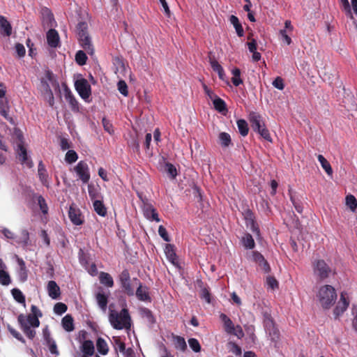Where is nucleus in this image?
Returning <instances> with one entry per match:
<instances>
[{
	"mask_svg": "<svg viewBox=\"0 0 357 357\" xmlns=\"http://www.w3.org/2000/svg\"><path fill=\"white\" fill-rule=\"evenodd\" d=\"M78 158L77 153L73 150H69L65 157V160L67 162L71 164L75 162Z\"/></svg>",
	"mask_w": 357,
	"mask_h": 357,
	"instance_id": "3c124183",
	"label": "nucleus"
},
{
	"mask_svg": "<svg viewBox=\"0 0 357 357\" xmlns=\"http://www.w3.org/2000/svg\"><path fill=\"white\" fill-rule=\"evenodd\" d=\"M314 275L317 278L323 281L327 279L332 272L331 268L324 259H316L312 262Z\"/></svg>",
	"mask_w": 357,
	"mask_h": 357,
	"instance_id": "423d86ee",
	"label": "nucleus"
},
{
	"mask_svg": "<svg viewBox=\"0 0 357 357\" xmlns=\"http://www.w3.org/2000/svg\"><path fill=\"white\" fill-rule=\"evenodd\" d=\"M165 253L167 259L174 265L178 263L177 256L175 252L174 245L172 244H166Z\"/></svg>",
	"mask_w": 357,
	"mask_h": 357,
	"instance_id": "4be33fe9",
	"label": "nucleus"
},
{
	"mask_svg": "<svg viewBox=\"0 0 357 357\" xmlns=\"http://www.w3.org/2000/svg\"><path fill=\"white\" fill-rule=\"evenodd\" d=\"M102 123L105 131H107L109 134H112L114 132L112 124L108 119H107L105 117L102 118Z\"/></svg>",
	"mask_w": 357,
	"mask_h": 357,
	"instance_id": "052dcab7",
	"label": "nucleus"
},
{
	"mask_svg": "<svg viewBox=\"0 0 357 357\" xmlns=\"http://www.w3.org/2000/svg\"><path fill=\"white\" fill-rule=\"evenodd\" d=\"M252 260L257 264L261 262V261H263L264 259H265L264 256L258 251L252 252Z\"/></svg>",
	"mask_w": 357,
	"mask_h": 357,
	"instance_id": "774afa93",
	"label": "nucleus"
},
{
	"mask_svg": "<svg viewBox=\"0 0 357 357\" xmlns=\"http://www.w3.org/2000/svg\"><path fill=\"white\" fill-rule=\"evenodd\" d=\"M142 211L144 217L151 221L160 222L158 213L153 206L148 200H142Z\"/></svg>",
	"mask_w": 357,
	"mask_h": 357,
	"instance_id": "ddd939ff",
	"label": "nucleus"
},
{
	"mask_svg": "<svg viewBox=\"0 0 357 357\" xmlns=\"http://www.w3.org/2000/svg\"><path fill=\"white\" fill-rule=\"evenodd\" d=\"M166 172L171 176L172 178H175L177 175V171L174 165L172 163H166Z\"/></svg>",
	"mask_w": 357,
	"mask_h": 357,
	"instance_id": "5fc2aeb1",
	"label": "nucleus"
},
{
	"mask_svg": "<svg viewBox=\"0 0 357 357\" xmlns=\"http://www.w3.org/2000/svg\"><path fill=\"white\" fill-rule=\"evenodd\" d=\"M213 103L214 108L219 112L227 111L225 102L218 96L215 97V98L213 100Z\"/></svg>",
	"mask_w": 357,
	"mask_h": 357,
	"instance_id": "f704fd0d",
	"label": "nucleus"
},
{
	"mask_svg": "<svg viewBox=\"0 0 357 357\" xmlns=\"http://www.w3.org/2000/svg\"><path fill=\"white\" fill-rule=\"evenodd\" d=\"M118 90L119 92L123 95L124 96H127L128 95V86L125 81L120 80L117 84Z\"/></svg>",
	"mask_w": 357,
	"mask_h": 357,
	"instance_id": "864d4df0",
	"label": "nucleus"
},
{
	"mask_svg": "<svg viewBox=\"0 0 357 357\" xmlns=\"http://www.w3.org/2000/svg\"><path fill=\"white\" fill-rule=\"evenodd\" d=\"M8 331L14 337H15L21 342L25 343V340L18 331H17L15 329L13 328L10 326H8Z\"/></svg>",
	"mask_w": 357,
	"mask_h": 357,
	"instance_id": "0e129e2a",
	"label": "nucleus"
},
{
	"mask_svg": "<svg viewBox=\"0 0 357 357\" xmlns=\"http://www.w3.org/2000/svg\"><path fill=\"white\" fill-rule=\"evenodd\" d=\"M273 85L274 87L279 90H283L284 88V84L283 79L280 77H277L273 82Z\"/></svg>",
	"mask_w": 357,
	"mask_h": 357,
	"instance_id": "69168bd1",
	"label": "nucleus"
},
{
	"mask_svg": "<svg viewBox=\"0 0 357 357\" xmlns=\"http://www.w3.org/2000/svg\"><path fill=\"white\" fill-rule=\"evenodd\" d=\"M242 214L245 221L247 227H249L254 234L259 236L260 229L257 223L256 222L254 213L250 208H246Z\"/></svg>",
	"mask_w": 357,
	"mask_h": 357,
	"instance_id": "1a4fd4ad",
	"label": "nucleus"
},
{
	"mask_svg": "<svg viewBox=\"0 0 357 357\" xmlns=\"http://www.w3.org/2000/svg\"><path fill=\"white\" fill-rule=\"evenodd\" d=\"M47 41L51 47H57L60 43L58 32L53 29H50L47 33Z\"/></svg>",
	"mask_w": 357,
	"mask_h": 357,
	"instance_id": "412c9836",
	"label": "nucleus"
},
{
	"mask_svg": "<svg viewBox=\"0 0 357 357\" xmlns=\"http://www.w3.org/2000/svg\"><path fill=\"white\" fill-rule=\"evenodd\" d=\"M89 195L91 199L94 202L95 200H99L98 199L101 197L99 190L95 188L93 185H88Z\"/></svg>",
	"mask_w": 357,
	"mask_h": 357,
	"instance_id": "79ce46f5",
	"label": "nucleus"
},
{
	"mask_svg": "<svg viewBox=\"0 0 357 357\" xmlns=\"http://www.w3.org/2000/svg\"><path fill=\"white\" fill-rule=\"evenodd\" d=\"M74 171L83 183H87L90 180V172L88 164L84 161H79L74 167Z\"/></svg>",
	"mask_w": 357,
	"mask_h": 357,
	"instance_id": "9d476101",
	"label": "nucleus"
},
{
	"mask_svg": "<svg viewBox=\"0 0 357 357\" xmlns=\"http://www.w3.org/2000/svg\"><path fill=\"white\" fill-rule=\"evenodd\" d=\"M38 175L39 180L42 183V184L47 188H50V181L49 178V175L42 160H40L38 163Z\"/></svg>",
	"mask_w": 357,
	"mask_h": 357,
	"instance_id": "f3484780",
	"label": "nucleus"
},
{
	"mask_svg": "<svg viewBox=\"0 0 357 357\" xmlns=\"http://www.w3.org/2000/svg\"><path fill=\"white\" fill-rule=\"evenodd\" d=\"M349 305V300L347 297V294L345 291H342L340 294V300L333 310V314L335 316V318L337 319L340 315H342L347 310Z\"/></svg>",
	"mask_w": 357,
	"mask_h": 357,
	"instance_id": "9b49d317",
	"label": "nucleus"
},
{
	"mask_svg": "<svg viewBox=\"0 0 357 357\" xmlns=\"http://www.w3.org/2000/svg\"><path fill=\"white\" fill-rule=\"evenodd\" d=\"M96 347H97L98 351L102 355H106V354H107V353L109 351L107 343L102 337H98L97 339Z\"/></svg>",
	"mask_w": 357,
	"mask_h": 357,
	"instance_id": "473e14b6",
	"label": "nucleus"
},
{
	"mask_svg": "<svg viewBox=\"0 0 357 357\" xmlns=\"http://www.w3.org/2000/svg\"><path fill=\"white\" fill-rule=\"evenodd\" d=\"M140 312L142 316L146 318L149 322L151 324L155 322L154 317L152 314V312L149 309L146 307H143L140 310Z\"/></svg>",
	"mask_w": 357,
	"mask_h": 357,
	"instance_id": "a18cd8bd",
	"label": "nucleus"
},
{
	"mask_svg": "<svg viewBox=\"0 0 357 357\" xmlns=\"http://www.w3.org/2000/svg\"><path fill=\"white\" fill-rule=\"evenodd\" d=\"M209 62H210V64H211V66L212 68V69L215 71V72H218V71H222V69L223 68L221 65L214 59V58H209Z\"/></svg>",
	"mask_w": 357,
	"mask_h": 357,
	"instance_id": "e2e57ef3",
	"label": "nucleus"
},
{
	"mask_svg": "<svg viewBox=\"0 0 357 357\" xmlns=\"http://www.w3.org/2000/svg\"><path fill=\"white\" fill-rule=\"evenodd\" d=\"M220 318L223 323L225 331L228 334L234 333V331H235V326L231 319L224 313L220 314Z\"/></svg>",
	"mask_w": 357,
	"mask_h": 357,
	"instance_id": "5701e85b",
	"label": "nucleus"
},
{
	"mask_svg": "<svg viewBox=\"0 0 357 357\" xmlns=\"http://www.w3.org/2000/svg\"><path fill=\"white\" fill-rule=\"evenodd\" d=\"M15 51L19 57H23L26 53L25 47L21 43H17L15 45Z\"/></svg>",
	"mask_w": 357,
	"mask_h": 357,
	"instance_id": "338daca9",
	"label": "nucleus"
},
{
	"mask_svg": "<svg viewBox=\"0 0 357 357\" xmlns=\"http://www.w3.org/2000/svg\"><path fill=\"white\" fill-rule=\"evenodd\" d=\"M115 349L121 353H124L126 350V344L119 337L114 339Z\"/></svg>",
	"mask_w": 357,
	"mask_h": 357,
	"instance_id": "bf43d9fd",
	"label": "nucleus"
},
{
	"mask_svg": "<svg viewBox=\"0 0 357 357\" xmlns=\"http://www.w3.org/2000/svg\"><path fill=\"white\" fill-rule=\"evenodd\" d=\"M83 355L91 356L94 354V344L91 340H84L81 347Z\"/></svg>",
	"mask_w": 357,
	"mask_h": 357,
	"instance_id": "bb28decb",
	"label": "nucleus"
},
{
	"mask_svg": "<svg viewBox=\"0 0 357 357\" xmlns=\"http://www.w3.org/2000/svg\"><path fill=\"white\" fill-rule=\"evenodd\" d=\"M266 283L269 288L274 290L278 289L279 287V283L275 277L268 275L266 277Z\"/></svg>",
	"mask_w": 357,
	"mask_h": 357,
	"instance_id": "09e8293b",
	"label": "nucleus"
},
{
	"mask_svg": "<svg viewBox=\"0 0 357 357\" xmlns=\"http://www.w3.org/2000/svg\"><path fill=\"white\" fill-rule=\"evenodd\" d=\"M317 297L323 308L329 309L337 299V293L333 287L325 284L319 288Z\"/></svg>",
	"mask_w": 357,
	"mask_h": 357,
	"instance_id": "7ed1b4c3",
	"label": "nucleus"
},
{
	"mask_svg": "<svg viewBox=\"0 0 357 357\" xmlns=\"http://www.w3.org/2000/svg\"><path fill=\"white\" fill-rule=\"evenodd\" d=\"M229 21L235 28L237 35L239 37H242L243 36L244 31L243 26L238 20V18L235 15H231Z\"/></svg>",
	"mask_w": 357,
	"mask_h": 357,
	"instance_id": "2f4dec72",
	"label": "nucleus"
},
{
	"mask_svg": "<svg viewBox=\"0 0 357 357\" xmlns=\"http://www.w3.org/2000/svg\"><path fill=\"white\" fill-rule=\"evenodd\" d=\"M76 32L78 38L89 35L88 33V24L86 22H80L76 26Z\"/></svg>",
	"mask_w": 357,
	"mask_h": 357,
	"instance_id": "e433bc0d",
	"label": "nucleus"
},
{
	"mask_svg": "<svg viewBox=\"0 0 357 357\" xmlns=\"http://www.w3.org/2000/svg\"><path fill=\"white\" fill-rule=\"evenodd\" d=\"M109 321L112 326L116 330H130L132 326V319L129 311L126 307L120 312L109 310Z\"/></svg>",
	"mask_w": 357,
	"mask_h": 357,
	"instance_id": "f03ea898",
	"label": "nucleus"
},
{
	"mask_svg": "<svg viewBox=\"0 0 357 357\" xmlns=\"http://www.w3.org/2000/svg\"><path fill=\"white\" fill-rule=\"evenodd\" d=\"M158 234L160 237L166 242H169L171 241L169 234L167 233V229L162 225H160L158 228Z\"/></svg>",
	"mask_w": 357,
	"mask_h": 357,
	"instance_id": "4d7b16f0",
	"label": "nucleus"
},
{
	"mask_svg": "<svg viewBox=\"0 0 357 357\" xmlns=\"http://www.w3.org/2000/svg\"><path fill=\"white\" fill-rule=\"evenodd\" d=\"M64 93L65 98L68 102L71 110L74 112H78L79 110V103L67 86L64 89Z\"/></svg>",
	"mask_w": 357,
	"mask_h": 357,
	"instance_id": "a211bd4d",
	"label": "nucleus"
},
{
	"mask_svg": "<svg viewBox=\"0 0 357 357\" xmlns=\"http://www.w3.org/2000/svg\"><path fill=\"white\" fill-rule=\"evenodd\" d=\"M9 105L8 101L6 99L0 100V114L6 120L10 122L13 121L12 117L9 116Z\"/></svg>",
	"mask_w": 357,
	"mask_h": 357,
	"instance_id": "b1692460",
	"label": "nucleus"
},
{
	"mask_svg": "<svg viewBox=\"0 0 357 357\" xmlns=\"http://www.w3.org/2000/svg\"><path fill=\"white\" fill-rule=\"evenodd\" d=\"M200 297L202 299L205 300L208 303L211 302V294L207 288L202 289Z\"/></svg>",
	"mask_w": 357,
	"mask_h": 357,
	"instance_id": "680f3d73",
	"label": "nucleus"
},
{
	"mask_svg": "<svg viewBox=\"0 0 357 357\" xmlns=\"http://www.w3.org/2000/svg\"><path fill=\"white\" fill-rule=\"evenodd\" d=\"M20 143L17 145V154L22 165H26L27 167L31 168L33 166V161L28 158L27 151L23 144V136L22 134L17 135Z\"/></svg>",
	"mask_w": 357,
	"mask_h": 357,
	"instance_id": "0eeeda50",
	"label": "nucleus"
},
{
	"mask_svg": "<svg viewBox=\"0 0 357 357\" xmlns=\"http://www.w3.org/2000/svg\"><path fill=\"white\" fill-rule=\"evenodd\" d=\"M317 159L320 162L322 168L325 170L327 174L332 175L333 169L328 160L322 155H318Z\"/></svg>",
	"mask_w": 357,
	"mask_h": 357,
	"instance_id": "c9c22d12",
	"label": "nucleus"
},
{
	"mask_svg": "<svg viewBox=\"0 0 357 357\" xmlns=\"http://www.w3.org/2000/svg\"><path fill=\"white\" fill-rule=\"evenodd\" d=\"M87 61V56L86 53L82 50H79L75 54V61L79 66H84L86 64Z\"/></svg>",
	"mask_w": 357,
	"mask_h": 357,
	"instance_id": "37998d69",
	"label": "nucleus"
},
{
	"mask_svg": "<svg viewBox=\"0 0 357 357\" xmlns=\"http://www.w3.org/2000/svg\"><path fill=\"white\" fill-rule=\"evenodd\" d=\"M188 344L193 351L198 353L201 351V345L196 338H190Z\"/></svg>",
	"mask_w": 357,
	"mask_h": 357,
	"instance_id": "8fccbe9b",
	"label": "nucleus"
},
{
	"mask_svg": "<svg viewBox=\"0 0 357 357\" xmlns=\"http://www.w3.org/2000/svg\"><path fill=\"white\" fill-rule=\"evenodd\" d=\"M17 263L20 266L18 275L22 282H25L28 278V271L26 267L25 262L21 258H17Z\"/></svg>",
	"mask_w": 357,
	"mask_h": 357,
	"instance_id": "cd10ccee",
	"label": "nucleus"
},
{
	"mask_svg": "<svg viewBox=\"0 0 357 357\" xmlns=\"http://www.w3.org/2000/svg\"><path fill=\"white\" fill-rule=\"evenodd\" d=\"M346 204L352 211H356L357 208V200L356 197L352 195H347L346 197Z\"/></svg>",
	"mask_w": 357,
	"mask_h": 357,
	"instance_id": "c03bdc74",
	"label": "nucleus"
},
{
	"mask_svg": "<svg viewBox=\"0 0 357 357\" xmlns=\"http://www.w3.org/2000/svg\"><path fill=\"white\" fill-rule=\"evenodd\" d=\"M75 88L80 97L84 100L91 95V88L88 81L84 78H80L75 81Z\"/></svg>",
	"mask_w": 357,
	"mask_h": 357,
	"instance_id": "6e6552de",
	"label": "nucleus"
},
{
	"mask_svg": "<svg viewBox=\"0 0 357 357\" xmlns=\"http://www.w3.org/2000/svg\"><path fill=\"white\" fill-rule=\"evenodd\" d=\"M47 290L49 296L52 298H57L60 296V288L53 280L48 282Z\"/></svg>",
	"mask_w": 357,
	"mask_h": 357,
	"instance_id": "393cba45",
	"label": "nucleus"
},
{
	"mask_svg": "<svg viewBox=\"0 0 357 357\" xmlns=\"http://www.w3.org/2000/svg\"><path fill=\"white\" fill-rule=\"evenodd\" d=\"M43 317V313L38 307L34 305L31 306V313L25 316L20 314L17 317L21 329L26 336L33 340L36 336V331L31 327L38 328L40 326L39 318Z\"/></svg>",
	"mask_w": 357,
	"mask_h": 357,
	"instance_id": "f257e3e1",
	"label": "nucleus"
},
{
	"mask_svg": "<svg viewBox=\"0 0 357 357\" xmlns=\"http://www.w3.org/2000/svg\"><path fill=\"white\" fill-rule=\"evenodd\" d=\"M264 325L271 340L274 342L278 341L280 337V332L275 326L273 319L270 316L266 317L264 321Z\"/></svg>",
	"mask_w": 357,
	"mask_h": 357,
	"instance_id": "f8f14e48",
	"label": "nucleus"
},
{
	"mask_svg": "<svg viewBox=\"0 0 357 357\" xmlns=\"http://www.w3.org/2000/svg\"><path fill=\"white\" fill-rule=\"evenodd\" d=\"M41 14L43 19L46 20L48 22H51L54 19V16L52 11L46 7L42 9Z\"/></svg>",
	"mask_w": 357,
	"mask_h": 357,
	"instance_id": "13d9d810",
	"label": "nucleus"
},
{
	"mask_svg": "<svg viewBox=\"0 0 357 357\" xmlns=\"http://www.w3.org/2000/svg\"><path fill=\"white\" fill-rule=\"evenodd\" d=\"M248 119L251 128L255 132L259 133L264 139L268 142L272 141L270 132L265 126L262 116L259 114L251 112L249 114Z\"/></svg>",
	"mask_w": 357,
	"mask_h": 357,
	"instance_id": "20e7f679",
	"label": "nucleus"
},
{
	"mask_svg": "<svg viewBox=\"0 0 357 357\" xmlns=\"http://www.w3.org/2000/svg\"><path fill=\"white\" fill-rule=\"evenodd\" d=\"M290 200L292 202L296 211L298 213H302L303 210V204L301 202V200L298 199L297 198H296L294 196H293L291 195H290Z\"/></svg>",
	"mask_w": 357,
	"mask_h": 357,
	"instance_id": "de8ad7c7",
	"label": "nucleus"
},
{
	"mask_svg": "<svg viewBox=\"0 0 357 357\" xmlns=\"http://www.w3.org/2000/svg\"><path fill=\"white\" fill-rule=\"evenodd\" d=\"M122 291L129 296L135 295V286H137L140 282L137 278L131 279L130 273L128 269L121 271L119 276Z\"/></svg>",
	"mask_w": 357,
	"mask_h": 357,
	"instance_id": "39448f33",
	"label": "nucleus"
},
{
	"mask_svg": "<svg viewBox=\"0 0 357 357\" xmlns=\"http://www.w3.org/2000/svg\"><path fill=\"white\" fill-rule=\"evenodd\" d=\"M93 209L97 214L102 217L107 215V208L102 200H95L93 202Z\"/></svg>",
	"mask_w": 357,
	"mask_h": 357,
	"instance_id": "c756f323",
	"label": "nucleus"
},
{
	"mask_svg": "<svg viewBox=\"0 0 357 357\" xmlns=\"http://www.w3.org/2000/svg\"><path fill=\"white\" fill-rule=\"evenodd\" d=\"M68 310L67 305L63 303H57L54 306V311L57 314H62Z\"/></svg>",
	"mask_w": 357,
	"mask_h": 357,
	"instance_id": "603ef678",
	"label": "nucleus"
},
{
	"mask_svg": "<svg viewBox=\"0 0 357 357\" xmlns=\"http://www.w3.org/2000/svg\"><path fill=\"white\" fill-rule=\"evenodd\" d=\"M61 324L67 332H71L75 329L73 318L70 314H66L63 317Z\"/></svg>",
	"mask_w": 357,
	"mask_h": 357,
	"instance_id": "a878e982",
	"label": "nucleus"
},
{
	"mask_svg": "<svg viewBox=\"0 0 357 357\" xmlns=\"http://www.w3.org/2000/svg\"><path fill=\"white\" fill-rule=\"evenodd\" d=\"M137 289L135 294L137 299L144 302H151V298L149 295V288L142 284L141 282L137 285Z\"/></svg>",
	"mask_w": 357,
	"mask_h": 357,
	"instance_id": "2eb2a0df",
	"label": "nucleus"
},
{
	"mask_svg": "<svg viewBox=\"0 0 357 357\" xmlns=\"http://www.w3.org/2000/svg\"><path fill=\"white\" fill-rule=\"evenodd\" d=\"M236 124L240 134L243 137L247 136L248 134L249 128L246 121L244 119H239L237 121Z\"/></svg>",
	"mask_w": 357,
	"mask_h": 357,
	"instance_id": "4c0bfd02",
	"label": "nucleus"
},
{
	"mask_svg": "<svg viewBox=\"0 0 357 357\" xmlns=\"http://www.w3.org/2000/svg\"><path fill=\"white\" fill-rule=\"evenodd\" d=\"M11 294L14 298V299L18 302L19 303L22 304L25 306V296L22 294V292L17 288H14L11 290Z\"/></svg>",
	"mask_w": 357,
	"mask_h": 357,
	"instance_id": "58836bf2",
	"label": "nucleus"
},
{
	"mask_svg": "<svg viewBox=\"0 0 357 357\" xmlns=\"http://www.w3.org/2000/svg\"><path fill=\"white\" fill-rule=\"evenodd\" d=\"M38 204L39 205L40 209L41 210L42 213L44 214L47 213L48 211V206L46 204L45 199L44 197L41 195H40L38 197Z\"/></svg>",
	"mask_w": 357,
	"mask_h": 357,
	"instance_id": "6e6d98bb",
	"label": "nucleus"
},
{
	"mask_svg": "<svg viewBox=\"0 0 357 357\" xmlns=\"http://www.w3.org/2000/svg\"><path fill=\"white\" fill-rule=\"evenodd\" d=\"M173 342L174 347L181 351H185L187 349V344L185 339L178 335H173Z\"/></svg>",
	"mask_w": 357,
	"mask_h": 357,
	"instance_id": "7c9ffc66",
	"label": "nucleus"
},
{
	"mask_svg": "<svg viewBox=\"0 0 357 357\" xmlns=\"http://www.w3.org/2000/svg\"><path fill=\"white\" fill-rule=\"evenodd\" d=\"M99 280L102 284L107 287H112L114 286V280L108 273L100 272L99 275Z\"/></svg>",
	"mask_w": 357,
	"mask_h": 357,
	"instance_id": "c85d7f7f",
	"label": "nucleus"
},
{
	"mask_svg": "<svg viewBox=\"0 0 357 357\" xmlns=\"http://www.w3.org/2000/svg\"><path fill=\"white\" fill-rule=\"evenodd\" d=\"M109 292L106 294L102 287L99 288L98 292L96 294V299L99 307L105 312L107 307Z\"/></svg>",
	"mask_w": 357,
	"mask_h": 357,
	"instance_id": "dca6fc26",
	"label": "nucleus"
},
{
	"mask_svg": "<svg viewBox=\"0 0 357 357\" xmlns=\"http://www.w3.org/2000/svg\"><path fill=\"white\" fill-rule=\"evenodd\" d=\"M12 26L6 17L0 15V34L9 37L12 34Z\"/></svg>",
	"mask_w": 357,
	"mask_h": 357,
	"instance_id": "aec40b11",
	"label": "nucleus"
},
{
	"mask_svg": "<svg viewBox=\"0 0 357 357\" xmlns=\"http://www.w3.org/2000/svg\"><path fill=\"white\" fill-rule=\"evenodd\" d=\"M10 277L6 271L0 269V283L2 285L7 286L10 283Z\"/></svg>",
	"mask_w": 357,
	"mask_h": 357,
	"instance_id": "49530a36",
	"label": "nucleus"
},
{
	"mask_svg": "<svg viewBox=\"0 0 357 357\" xmlns=\"http://www.w3.org/2000/svg\"><path fill=\"white\" fill-rule=\"evenodd\" d=\"M80 46L90 55L94 54V48L91 43V37L89 35H85L82 37L78 38Z\"/></svg>",
	"mask_w": 357,
	"mask_h": 357,
	"instance_id": "6ab92c4d",
	"label": "nucleus"
},
{
	"mask_svg": "<svg viewBox=\"0 0 357 357\" xmlns=\"http://www.w3.org/2000/svg\"><path fill=\"white\" fill-rule=\"evenodd\" d=\"M68 216L73 224L75 225H81L84 223V218L82 213L75 205L70 206Z\"/></svg>",
	"mask_w": 357,
	"mask_h": 357,
	"instance_id": "4468645a",
	"label": "nucleus"
},
{
	"mask_svg": "<svg viewBox=\"0 0 357 357\" xmlns=\"http://www.w3.org/2000/svg\"><path fill=\"white\" fill-rule=\"evenodd\" d=\"M243 245L246 249H253L255 246V241L252 235L249 233H246L242 238Z\"/></svg>",
	"mask_w": 357,
	"mask_h": 357,
	"instance_id": "72a5a7b5",
	"label": "nucleus"
},
{
	"mask_svg": "<svg viewBox=\"0 0 357 357\" xmlns=\"http://www.w3.org/2000/svg\"><path fill=\"white\" fill-rule=\"evenodd\" d=\"M219 140L222 146L227 147L231 143L230 135L225 132H220L219 135Z\"/></svg>",
	"mask_w": 357,
	"mask_h": 357,
	"instance_id": "a19ab883",
	"label": "nucleus"
},
{
	"mask_svg": "<svg viewBox=\"0 0 357 357\" xmlns=\"http://www.w3.org/2000/svg\"><path fill=\"white\" fill-rule=\"evenodd\" d=\"M231 73L233 77L231 78V82L235 86H238L243 83V80L241 78V70L238 68H235L232 70Z\"/></svg>",
	"mask_w": 357,
	"mask_h": 357,
	"instance_id": "ea45409f",
	"label": "nucleus"
}]
</instances>
